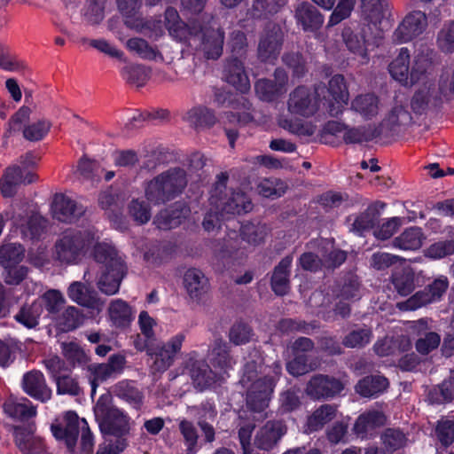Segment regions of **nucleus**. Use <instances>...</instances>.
<instances>
[{
	"label": "nucleus",
	"mask_w": 454,
	"mask_h": 454,
	"mask_svg": "<svg viewBox=\"0 0 454 454\" xmlns=\"http://www.w3.org/2000/svg\"><path fill=\"white\" fill-rule=\"evenodd\" d=\"M92 256L99 265L97 274L98 290L106 295L117 294L128 272V267L118 250L110 243L97 242L93 246Z\"/></svg>",
	"instance_id": "f257e3e1"
},
{
	"label": "nucleus",
	"mask_w": 454,
	"mask_h": 454,
	"mask_svg": "<svg viewBox=\"0 0 454 454\" xmlns=\"http://www.w3.org/2000/svg\"><path fill=\"white\" fill-rule=\"evenodd\" d=\"M187 183V174L184 168H170L146 183L145 195L147 201L154 206L164 205L179 197Z\"/></svg>",
	"instance_id": "f03ea898"
},
{
	"label": "nucleus",
	"mask_w": 454,
	"mask_h": 454,
	"mask_svg": "<svg viewBox=\"0 0 454 454\" xmlns=\"http://www.w3.org/2000/svg\"><path fill=\"white\" fill-rule=\"evenodd\" d=\"M228 172L224 171L216 175L210 190V206L221 209L226 215H240L252 211L254 205L249 196L239 188L228 189Z\"/></svg>",
	"instance_id": "7ed1b4c3"
},
{
	"label": "nucleus",
	"mask_w": 454,
	"mask_h": 454,
	"mask_svg": "<svg viewBox=\"0 0 454 454\" xmlns=\"http://www.w3.org/2000/svg\"><path fill=\"white\" fill-rule=\"evenodd\" d=\"M97 239L90 230H67L55 242L54 257L61 264H77L85 257Z\"/></svg>",
	"instance_id": "20e7f679"
},
{
	"label": "nucleus",
	"mask_w": 454,
	"mask_h": 454,
	"mask_svg": "<svg viewBox=\"0 0 454 454\" xmlns=\"http://www.w3.org/2000/svg\"><path fill=\"white\" fill-rule=\"evenodd\" d=\"M267 235L265 227L260 223L251 222L240 225L239 234L230 232L228 239H224L217 255L221 259L238 260L247 256V249L243 243L257 246L264 241Z\"/></svg>",
	"instance_id": "39448f33"
},
{
	"label": "nucleus",
	"mask_w": 454,
	"mask_h": 454,
	"mask_svg": "<svg viewBox=\"0 0 454 454\" xmlns=\"http://www.w3.org/2000/svg\"><path fill=\"white\" fill-rule=\"evenodd\" d=\"M107 397L100 396L94 408L95 416L103 434L125 439L129 433V417L123 411L106 403Z\"/></svg>",
	"instance_id": "423d86ee"
},
{
	"label": "nucleus",
	"mask_w": 454,
	"mask_h": 454,
	"mask_svg": "<svg viewBox=\"0 0 454 454\" xmlns=\"http://www.w3.org/2000/svg\"><path fill=\"white\" fill-rule=\"evenodd\" d=\"M325 84H315L314 90L299 85L289 94L287 110L290 114L304 118L314 116L319 110L321 94L325 93Z\"/></svg>",
	"instance_id": "0eeeda50"
},
{
	"label": "nucleus",
	"mask_w": 454,
	"mask_h": 454,
	"mask_svg": "<svg viewBox=\"0 0 454 454\" xmlns=\"http://www.w3.org/2000/svg\"><path fill=\"white\" fill-rule=\"evenodd\" d=\"M30 114L29 107L21 106L9 120L4 136L9 137L13 132L22 130L24 138L28 141L35 142L43 139L50 131L51 123L42 119L23 127V123L29 119Z\"/></svg>",
	"instance_id": "6e6552de"
},
{
	"label": "nucleus",
	"mask_w": 454,
	"mask_h": 454,
	"mask_svg": "<svg viewBox=\"0 0 454 454\" xmlns=\"http://www.w3.org/2000/svg\"><path fill=\"white\" fill-rule=\"evenodd\" d=\"M280 372L281 367L277 364L276 375H265L251 384L246 398L247 407L249 411L262 412L269 406Z\"/></svg>",
	"instance_id": "1a4fd4ad"
},
{
	"label": "nucleus",
	"mask_w": 454,
	"mask_h": 454,
	"mask_svg": "<svg viewBox=\"0 0 454 454\" xmlns=\"http://www.w3.org/2000/svg\"><path fill=\"white\" fill-rule=\"evenodd\" d=\"M284 43V33L278 24H266L257 46V58L262 63L273 64L278 58Z\"/></svg>",
	"instance_id": "9d476101"
},
{
	"label": "nucleus",
	"mask_w": 454,
	"mask_h": 454,
	"mask_svg": "<svg viewBox=\"0 0 454 454\" xmlns=\"http://www.w3.org/2000/svg\"><path fill=\"white\" fill-rule=\"evenodd\" d=\"M449 285L448 278L444 275H440L427 285L423 290L416 292L406 301L402 303L401 308L415 310L427 304L440 301L448 290Z\"/></svg>",
	"instance_id": "9b49d317"
},
{
	"label": "nucleus",
	"mask_w": 454,
	"mask_h": 454,
	"mask_svg": "<svg viewBox=\"0 0 454 454\" xmlns=\"http://www.w3.org/2000/svg\"><path fill=\"white\" fill-rule=\"evenodd\" d=\"M325 100L324 106L332 117H338L342 114L344 106L348 101V90L342 74L333 75L325 85V93L322 94Z\"/></svg>",
	"instance_id": "f8f14e48"
},
{
	"label": "nucleus",
	"mask_w": 454,
	"mask_h": 454,
	"mask_svg": "<svg viewBox=\"0 0 454 454\" xmlns=\"http://www.w3.org/2000/svg\"><path fill=\"white\" fill-rule=\"evenodd\" d=\"M184 340L185 334L178 333L162 345L155 342L154 346L149 349L148 355L153 361L154 370L164 372L168 369L172 365L176 355L181 350Z\"/></svg>",
	"instance_id": "ddd939ff"
},
{
	"label": "nucleus",
	"mask_w": 454,
	"mask_h": 454,
	"mask_svg": "<svg viewBox=\"0 0 454 454\" xmlns=\"http://www.w3.org/2000/svg\"><path fill=\"white\" fill-rule=\"evenodd\" d=\"M372 27L370 24H360L355 29L345 27L342 37L348 50L363 59L364 62L369 60L368 46L372 38Z\"/></svg>",
	"instance_id": "4468645a"
},
{
	"label": "nucleus",
	"mask_w": 454,
	"mask_h": 454,
	"mask_svg": "<svg viewBox=\"0 0 454 454\" xmlns=\"http://www.w3.org/2000/svg\"><path fill=\"white\" fill-rule=\"evenodd\" d=\"M344 389V384L333 376L317 374L308 382L306 392L313 399L333 398Z\"/></svg>",
	"instance_id": "2eb2a0df"
},
{
	"label": "nucleus",
	"mask_w": 454,
	"mask_h": 454,
	"mask_svg": "<svg viewBox=\"0 0 454 454\" xmlns=\"http://www.w3.org/2000/svg\"><path fill=\"white\" fill-rule=\"evenodd\" d=\"M35 426L34 424L14 427V442L21 453L43 454L46 450L44 439L35 435Z\"/></svg>",
	"instance_id": "dca6fc26"
},
{
	"label": "nucleus",
	"mask_w": 454,
	"mask_h": 454,
	"mask_svg": "<svg viewBox=\"0 0 454 454\" xmlns=\"http://www.w3.org/2000/svg\"><path fill=\"white\" fill-rule=\"evenodd\" d=\"M287 432V426L282 419L268 420L254 435V444L257 448L272 450L278 446L282 437Z\"/></svg>",
	"instance_id": "f3484780"
},
{
	"label": "nucleus",
	"mask_w": 454,
	"mask_h": 454,
	"mask_svg": "<svg viewBox=\"0 0 454 454\" xmlns=\"http://www.w3.org/2000/svg\"><path fill=\"white\" fill-rule=\"evenodd\" d=\"M200 30L192 34V37H200L201 49L207 59H217L223 53L224 43V32L221 28H212L199 23Z\"/></svg>",
	"instance_id": "a211bd4d"
},
{
	"label": "nucleus",
	"mask_w": 454,
	"mask_h": 454,
	"mask_svg": "<svg viewBox=\"0 0 454 454\" xmlns=\"http://www.w3.org/2000/svg\"><path fill=\"white\" fill-rule=\"evenodd\" d=\"M427 27V18L421 11L409 12L395 31L400 43H407L420 35Z\"/></svg>",
	"instance_id": "6ab92c4d"
},
{
	"label": "nucleus",
	"mask_w": 454,
	"mask_h": 454,
	"mask_svg": "<svg viewBox=\"0 0 454 454\" xmlns=\"http://www.w3.org/2000/svg\"><path fill=\"white\" fill-rule=\"evenodd\" d=\"M65 425L51 424V431L58 441H64L67 450L72 452L79 436V417L74 411H67L64 417Z\"/></svg>",
	"instance_id": "aec40b11"
},
{
	"label": "nucleus",
	"mask_w": 454,
	"mask_h": 454,
	"mask_svg": "<svg viewBox=\"0 0 454 454\" xmlns=\"http://www.w3.org/2000/svg\"><path fill=\"white\" fill-rule=\"evenodd\" d=\"M200 22L185 23L181 18L176 8L168 6L164 12L165 27L169 35L178 41H187L192 37V34L197 33L200 29L197 26Z\"/></svg>",
	"instance_id": "412c9836"
},
{
	"label": "nucleus",
	"mask_w": 454,
	"mask_h": 454,
	"mask_svg": "<svg viewBox=\"0 0 454 454\" xmlns=\"http://www.w3.org/2000/svg\"><path fill=\"white\" fill-rule=\"evenodd\" d=\"M387 422V417L382 411L372 410L360 414L353 426L354 434L362 440L372 439L377 430Z\"/></svg>",
	"instance_id": "4be33fe9"
},
{
	"label": "nucleus",
	"mask_w": 454,
	"mask_h": 454,
	"mask_svg": "<svg viewBox=\"0 0 454 454\" xmlns=\"http://www.w3.org/2000/svg\"><path fill=\"white\" fill-rule=\"evenodd\" d=\"M187 369L194 387L200 391L212 387L219 380L218 374L205 360L191 359Z\"/></svg>",
	"instance_id": "5701e85b"
},
{
	"label": "nucleus",
	"mask_w": 454,
	"mask_h": 454,
	"mask_svg": "<svg viewBox=\"0 0 454 454\" xmlns=\"http://www.w3.org/2000/svg\"><path fill=\"white\" fill-rule=\"evenodd\" d=\"M184 287L190 299L200 303L210 288L208 278L199 269H188L183 278Z\"/></svg>",
	"instance_id": "b1692460"
},
{
	"label": "nucleus",
	"mask_w": 454,
	"mask_h": 454,
	"mask_svg": "<svg viewBox=\"0 0 454 454\" xmlns=\"http://www.w3.org/2000/svg\"><path fill=\"white\" fill-rule=\"evenodd\" d=\"M22 387L32 398L46 402L51 397V390L47 387L44 375L37 370L26 372L22 378Z\"/></svg>",
	"instance_id": "393cba45"
},
{
	"label": "nucleus",
	"mask_w": 454,
	"mask_h": 454,
	"mask_svg": "<svg viewBox=\"0 0 454 454\" xmlns=\"http://www.w3.org/2000/svg\"><path fill=\"white\" fill-rule=\"evenodd\" d=\"M53 215L59 222L73 223L85 212L82 205L64 194H56L52 203Z\"/></svg>",
	"instance_id": "a878e982"
},
{
	"label": "nucleus",
	"mask_w": 454,
	"mask_h": 454,
	"mask_svg": "<svg viewBox=\"0 0 454 454\" xmlns=\"http://www.w3.org/2000/svg\"><path fill=\"white\" fill-rule=\"evenodd\" d=\"M293 259L292 254L286 255L273 269L270 283L272 292L278 296L286 295L290 289Z\"/></svg>",
	"instance_id": "bb28decb"
},
{
	"label": "nucleus",
	"mask_w": 454,
	"mask_h": 454,
	"mask_svg": "<svg viewBox=\"0 0 454 454\" xmlns=\"http://www.w3.org/2000/svg\"><path fill=\"white\" fill-rule=\"evenodd\" d=\"M294 18L305 32H316L324 24V16L318 9L309 2H301L295 8Z\"/></svg>",
	"instance_id": "cd10ccee"
},
{
	"label": "nucleus",
	"mask_w": 454,
	"mask_h": 454,
	"mask_svg": "<svg viewBox=\"0 0 454 454\" xmlns=\"http://www.w3.org/2000/svg\"><path fill=\"white\" fill-rule=\"evenodd\" d=\"M223 76L229 84L242 93L247 91L250 88L249 79L246 74L242 59H228L224 65Z\"/></svg>",
	"instance_id": "c85d7f7f"
},
{
	"label": "nucleus",
	"mask_w": 454,
	"mask_h": 454,
	"mask_svg": "<svg viewBox=\"0 0 454 454\" xmlns=\"http://www.w3.org/2000/svg\"><path fill=\"white\" fill-rule=\"evenodd\" d=\"M68 297L75 303L92 309L100 310L103 302L98 293L82 282H74L67 289Z\"/></svg>",
	"instance_id": "c756f323"
},
{
	"label": "nucleus",
	"mask_w": 454,
	"mask_h": 454,
	"mask_svg": "<svg viewBox=\"0 0 454 454\" xmlns=\"http://www.w3.org/2000/svg\"><path fill=\"white\" fill-rule=\"evenodd\" d=\"M389 387L387 378L383 375H368L363 377L356 383V392L366 398H376L383 394Z\"/></svg>",
	"instance_id": "7c9ffc66"
},
{
	"label": "nucleus",
	"mask_w": 454,
	"mask_h": 454,
	"mask_svg": "<svg viewBox=\"0 0 454 454\" xmlns=\"http://www.w3.org/2000/svg\"><path fill=\"white\" fill-rule=\"evenodd\" d=\"M126 363L125 356L121 354L111 355L107 363L92 364L88 365V371L91 376L96 377L101 381H105L114 375L122 372Z\"/></svg>",
	"instance_id": "2f4dec72"
},
{
	"label": "nucleus",
	"mask_w": 454,
	"mask_h": 454,
	"mask_svg": "<svg viewBox=\"0 0 454 454\" xmlns=\"http://www.w3.org/2000/svg\"><path fill=\"white\" fill-rule=\"evenodd\" d=\"M189 212V207L184 203L176 202L165 210L160 211L156 216L155 223L160 229H172L178 226L183 219L187 217Z\"/></svg>",
	"instance_id": "473e14b6"
},
{
	"label": "nucleus",
	"mask_w": 454,
	"mask_h": 454,
	"mask_svg": "<svg viewBox=\"0 0 454 454\" xmlns=\"http://www.w3.org/2000/svg\"><path fill=\"white\" fill-rule=\"evenodd\" d=\"M109 318L114 325L119 329L129 327L134 320V311L129 304L121 300L116 299L111 301L108 308Z\"/></svg>",
	"instance_id": "72a5a7b5"
},
{
	"label": "nucleus",
	"mask_w": 454,
	"mask_h": 454,
	"mask_svg": "<svg viewBox=\"0 0 454 454\" xmlns=\"http://www.w3.org/2000/svg\"><path fill=\"white\" fill-rule=\"evenodd\" d=\"M388 71L393 79L403 85L410 83V52L405 47L400 49L395 59L388 66Z\"/></svg>",
	"instance_id": "f704fd0d"
},
{
	"label": "nucleus",
	"mask_w": 454,
	"mask_h": 454,
	"mask_svg": "<svg viewBox=\"0 0 454 454\" xmlns=\"http://www.w3.org/2000/svg\"><path fill=\"white\" fill-rule=\"evenodd\" d=\"M209 360L212 367L215 370H219L221 372H226L228 370L231 369L235 364L234 359L230 355L229 344L222 340L215 341Z\"/></svg>",
	"instance_id": "c9c22d12"
},
{
	"label": "nucleus",
	"mask_w": 454,
	"mask_h": 454,
	"mask_svg": "<svg viewBox=\"0 0 454 454\" xmlns=\"http://www.w3.org/2000/svg\"><path fill=\"white\" fill-rule=\"evenodd\" d=\"M23 182V170L18 166H10L5 168L0 178V191L4 198H12L17 192V186Z\"/></svg>",
	"instance_id": "e433bc0d"
},
{
	"label": "nucleus",
	"mask_w": 454,
	"mask_h": 454,
	"mask_svg": "<svg viewBox=\"0 0 454 454\" xmlns=\"http://www.w3.org/2000/svg\"><path fill=\"white\" fill-rule=\"evenodd\" d=\"M379 98L373 93L356 96L351 102V109L358 113L365 120H371L378 114Z\"/></svg>",
	"instance_id": "4c0bfd02"
},
{
	"label": "nucleus",
	"mask_w": 454,
	"mask_h": 454,
	"mask_svg": "<svg viewBox=\"0 0 454 454\" xmlns=\"http://www.w3.org/2000/svg\"><path fill=\"white\" fill-rule=\"evenodd\" d=\"M361 282L357 275L347 272L340 280L337 297L340 300L354 301L361 298Z\"/></svg>",
	"instance_id": "58836bf2"
},
{
	"label": "nucleus",
	"mask_w": 454,
	"mask_h": 454,
	"mask_svg": "<svg viewBox=\"0 0 454 454\" xmlns=\"http://www.w3.org/2000/svg\"><path fill=\"white\" fill-rule=\"evenodd\" d=\"M380 442L388 454H401L407 443V437L400 428L387 427L380 434Z\"/></svg>",
	"instance_id": "ea45409f"
},
{
	"label": "nucleus",
	"mask_w": 454,
	"mask_h": 454,
	"mask_svg": "<svg viewBox=\"0 0 454 454\" xmlns=\"http://www.w3.org/2000/svg\"><path fill=\"white\" fill-rule=\"evenodd\" d=\"M391 283L398 294L408 296L415 289V273L411 268L396 270L391 275Z\"/></svg>",
	"instance_id": "a19ab883"
},
{
	"label": "nucleus",
	"mask_w": 454,
	"mask_h": 454,
	"mask_svg": "<svg viewBox=\"0 0 454 454\" xmlns=\"http://www.w3.org/2000/svg\"><path fill=\"white\" fill-rule=\"evenodd\" d=\"M129 27H133L139 33L144 34L149 38L157 40L164 35L163 22L157 18H137L131 24L129 20L125 21Z\"/></svg>",
	"instance_id": "79ce46f5"
},
{
	"label": "nucleus",
	"mask_w": 454,
	"mask_h": 454,
	"mask_svg": "<svg viewBox=\"0 0 454 454\" xmlns=\"http://www.w3.org/2000/svg\"><path fill=\"white\" fill-rule=\"evenodd\" d=\"M318 327L316 321L307 322L300 318H282L278 322L277 329L284 335H290L297 333L311 334Z\"/></svg>",
	"instance_id": "37998d69"
},
{
	"label": "nucleus",
	"mask_w": 454,
	"mask_h": 454,
	"mask_svg": "<svg viewBox=\"0 0 454 454\" xmlns=\"http://www.w3.org/2000/svg\"><path fill=\"white\" fill-rule=\"evenodd\" d=\"M373 333L371 327L366 325L352 329L342 339V345L348 348H363L372 340Z\"/></svg>",
	"instance_id": "c03bdc74"
},
{
	"label": "nucleus",
	"mask_w": 454,
	"mask_h": 454,
	"mask_svg": "<svg viewBox=\"0 0 454 454\" xmlns=\"http://www.w3.org/2000/svg\"><path fill=\"white\" fill-rule=\"evenodd\" d=\"M433 55L434 51L427 47L415 57L410 72V83L411 85L419 82L426 75L433 65Z\"/></svg>",
	"instance_id": "a18cd8bd"
},
{
	"label": "nucleus",
	"mask_w": 454,
	"mask_h": 454,
	"mask_svg": "<svg viewBox=\"0 0 454 454\" xmlns=\"http://www.w3.org/2000/svg\"><path fill=\"white\" fill-rule=\"evenodd\" d=\"M61 348L63 356L71 371L75 367L83 368L87 365L90 358L78 343L74 341L64 342Z\"/></svg>",
	"instance_id": "49530a36"
},
{
	"label": "nucleus",
	"mask_w": 454,
	"mask_h": 454,
	"mask_svg": "<svg viewBox=\"0 0 454 454\" xmlns=\"http://www.w3.org/2000/svg\"><path fill=\"white\" fill-rule=\"evenodd\" d=\"M423 239L420 227H410L394 239V246L403 250H416L422 246Z\"/></svg>",
	"instance_id": "de8ad7c7"
},
{
	"label": "nucleus",
	"mask_w": 454,
	"mask_h": 454,
	"mask_svg": "<svg viewBox=\"0 0 454 454\" xmlns=\"http://www.w3.org/2000/svg\"><path fill=\"white\" fill-rule=\"evenodd\" d=\"M42 315V305L35 300L30 304L21 306L14 319L27 329L35 328L39 324V318Z\"/></svg>",
	"instance_id": "09e8293b"
},
{
	"label": "nucleus",
	"mask_w": 454,
	"mask_h": 454,
	"mask_svg": "<svg viewBox=\"0 0 454 454\" xmlns=\"http://www.w3.org/2000/svg\"><path fill=\"white\" fill-rule=\"evenodd\" d=\"M337 413V407L333 404H322L308 419V427L310 431H318L325 425L332 421Z\"/></svg>",
	"instance_id": "8fccbe9b"
},
{
	"label": "nucleus",
	"mask_w": 454,
	"mask_h": 454,
	"mask_svg": "<svg viewBox=\"0 0 454 454\" xmlns=\"http://www.w3.org/2000/svg\"><path fill=\"white\" fill-rule=\"evenodd\" d=\"M187 121L195 128H210L217 121L214 110L204 106H194L187 112Z\"/></svg>",
	"instance_id": "3c124183"
},
{
	"label": "nucleus",
	"mask_w": 454,
	"mask_h": 454,
	"mask_svg": "<svg viewBox=\"0 0 454 454\" xmlns=\"http://www.w3.org/2000/svg\"><path fill=\"white\" fill-rule=\"evenodd\" d=\"M178 429L183 437L184 444L186 447V454H196L200 450V446L198 444L199 433L194 423L184 419L179 422Z\"/></svg>",
	"instance_id": "603ef678"
},
{
	"label": "nucleus",
	"mask_w": 454,
	"mask_h": 454,
	"mask_svg": "<svg viewBox=\"0 0 454 454\" xmlns=\"http://www.w3.org/2000/svg\"><path fill=\"white\" fill-rule=\"evenodd\" d=\"M0 69L6 72H22L27 69V64L7 44L0 43Z\"/></svg>",
	"instance_id": "864d4df0"
},
{
	"label": "nucleus",
	"mask_w": 454,
	"mask_h": 454,
	"mask_svg": "<svg viewBox=\"0 0 454 454\" xmlns=\"http://www.w3.org/2000/svg\"><path fill=\"white\" fill-rule=\"evenodd\" d=\"M254 90L257 97L265 102H273L282 94L278 82L268 78L259 79L254 83Z\"/></svg>",
	"instance_id": "5fc2aeb1"
},
{
	"label": "nucleus",
	"mask_w": 454,
	"mask_h": 454,
	"mask_svg": "<svg viewBox=\"0 0 454 454\" xmlns=\"http://www.w3.org/2000/svg\"><path fill=\"white\" fill-rule=\"evenodd\" d=\"M24 257V248L21 245L8 243L0 247V265L12 268L19 264Z\"/></svg>",
	"instance_id": "6e6d98bb"
},
{
	"label": "nucleus",
	"mask_w": 454,
	"mask_h": 454,
	"mask_svg": "<svg viewBox=\"0 0 454 454\" xmlns=\"http://www.w3.org/2000/svg\"><path fill=\"white\" fill-rule=\"evenodd\" d=\"M122 78L129 84L143 87L150 76V71L143 65H128L121 72Z\"/></svg>",
	"instance_id": "4d7b16f0"
},
{
	"label": "nucleus",
	"mask_w": 454,
	"mask_h": 454,
	"mask_svg": "<svg viewBox=\"0 0 454 454\" xmlns=\"http://www.w3.org/2000/svg\"><path fill=\"white\" fill-rule=\"evenodd\" d=\"M227 48L231 52V58L246 59L248 48L247 35L241 30L232 31L227 43Z\"/></svg>",
	"instance_id": "13d9d810"
},
{
	"label": "nucleus",
	"mask_w": 454,
	"mask_h": 454,
	"mask_svg": "<svg viewBox=\"0 0 454 454\" xmlns=\"http://www.w3.org/2000/svg\"><path fill=\"white\" fill-rule=\"evenodd\" d=\"M379 212L373 206H369L364 212L358 215L352 224V231L362 235L365 231L374 228L378 222Z\"/></svg>",
	"instance_id": "bf43d9fd"
},
{
	"label": "nucleus",
	"mask_w": 454,
	"mask_h": 454,
	"mask_svg": "<svg viewBox=\"0 0 454 454\" xmlns=\"http://www.w3.org/2000/svg\"><path fill=\"white\" fill-rule=\"evenodd\" d=\"M42 305V312L45 309L50 315L58 314L63 308L65 299L59 290L51 289L35 300Z\"/></svg>",
	"instance_id": "052dcab7"
},
{
	"label": "nucleus",
	"mask_w": 454,
	"mask_h": 454,
	"mask_svg": "<svg viewBox=\"0 0 454 454\" xmlns=\"http://www.w3.org/2000/svg\"><path fill=\"white\" fill-rule=\"evenodd\" d=\"M128 211L129 215L138 224L148 223L152 216L149 203L139 199H133L129 202Z\"/></svg>",
	"instance_id": "680f3d73"
},
{
	"label": "nucleus",
	"mask_w": 454,
	"mask_h": 454,
	"mask_svg": "<svg viewBox=\"0 0 454 454\" xmlns=\"http://www.w3.org/2000/svg\"><path fill=\"white\" fill-rule=\"evenodd\" d=\"M126 46L129 51L135 52L144 59L153 60L159 53L146 40L138 37L129 39L126 43Z\"/></svg>",
	"instance_id": "e2e57ef3"
},
{
	"label": "nucleus",
	"mask_w": 454,
	"mask_h": 454,
	"mask_svg": "<svg viewBox=\"0 0 454 454\" xmlns=\"http://www.w3.org/2000/svg\"><path fill=\"white\" fill-rule=\"evenodd\" d=\"M282 61L292 70L294 77L301 78L307 73L306 61L300 52H286L283 55Z\"/></svg>",
	"instance_id": "0e129e2a"
},
{
	"label": "nucleus",
	"mask_w": 454,
	"mask_h": 454,
	"mask_svg": "<svg viewBox=\"0 0 454 454\" xmlns=\"http://www.w3.org/2000/svg\"><path fill=\"white\" fill-rule=\"evenodd\" d=\"M294 358L286 363V371L294 377L302 376L310 371L312 366L309 363V356L307 354H293Z\"/></svg>",
	"instance_id": "69168bd1"
},
{
	"label": "nucleus",
	"mask_w": 454,
	"mask_h": 454,
	"mask_svg": "<svg viewBox=\"0 0 454 454\" xmlns=\"http://www.w3.org/2000/svg\"><path fill=\"white\" fill-rule=\"evenodd\" d=\"M253 336L252 327L245 322H236L230 329L229 339L235 345H244Z\"/></svg>",
	"instance_id": "338daca9"
},
{
	"label": "nucleus",
	"mask_w": 454,
	"mask_h": 454,
	"mask_svg": "<svg viewBox=\"0 0 454 454\" xmlns=\"http://www.w3.org/2000/svg\"><path fill=\"white\" fill-rule=\"evenodd\" d=\"M70 372L63 374L60 378H56V391L58 395H69L73 396L79 395L82 389L76 378L69 375Z\"/></svg>",
	"instance_id": "774afa93"
}]
</instances>
